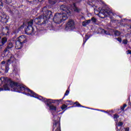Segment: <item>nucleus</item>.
<instances>
[{
    "label": "nucleus",
    "mask_w": 131,
    "mask_h": 131,
    "mask_svg": "<svg viewBox=\"0 0 131 131\" xmlns=\"http://www.w3.org/2000/svg\"><path fill=\"white\" fill-rule=\"evenodd\" d=\"M41 14H43L45 15H40L38 18H36L33 20H31L27 24V27L26 28L25 32L28 35H34L35 32H36V27H32L33 23L40 25L42 24H46L48 22L49 19H51L52 17V11L48 10L47 7H43L42 9Z\"/></svg>",
    "instance_id": "1"
},
{
    "label": "nucleus",
    "mask_w": 131,
    "mask_h": 131,
    "mask_svg": "<svg viewBox=\"0 0 131 131\" xmlns=\"http://www.w3.org/2000/svg\"><path fill=\"white\" fill-rule=\"evenodd\" d=\"M80 0H74L73 2V5L69 6V8L66 7L65 5H62L60 7V10L62 11L61 13H56L53 18V21L57 24H60L62 23L63 21L67 20L68 16L71 15V11H74L76 13H79L80 12V9L76 7V4L77 3H79Z\"/></svg>",
    "instance_id": "2"
},
{
    "label": "nucleus",
    "mask_w": 131,
    "mask_h": 131,
    "mask_svg": "<svg viewBox=\"0 0 131 131\" xmlns=\"http://www.w3.org/2000/svg\"><path fill=\"white\" fill-rule=\"evenodd\" d=\"M28 90V88L24 84H19L8 78L4 77L0 78V92L12 91V92L21 93L24 91V93H26Z\"/></svg>",
    "instance_id": "3"
},
{
    "label": "nucleus",
    "mask_w": 131,
    "mask_h": 131,
    "mask_svg": "<svg viewBox=\"0 0 131 131\" xmlns=\"http://www.w3.org/2000/svg\"><path fill=\"white\" fill-rule=\"evenodd\" d=\"M27 92H28V94H26V92H24L23 94L24 95H27V96H30V97H33V98L38 99V100H40V101H42V102H43L45 104H46L47 106L49 107V110H50V111H51L52 113L56 112L57 111V106L54 105H52V104H53V103H55L56 101L61 102V101H62L63 99L64 98V97H63L62 99L56 100L47 99L40 96H38L37 94H36L33 91L30 90L29 89H28Z\"/></svg>",
    "instance_id": "4"
},
{
    "label": "nucleus",
    "mask_w": 131,
    "mask_h": 131,
    "mask_svg": "<svg viewBox=\"0 0 131 131\" xmlns=\"http://www.w3.org/2000/svg\"><path fill=\"white\" fill-rule=\"evenodd\" d=\"M13 43L9 42L7 48L4 50L2 53V57H6L7 59V65L11 64V63H13L15 60L14 55L10 52V51H12V49H13Z\"/></svg>",
    "instance_id": "5"
},
{
    "label": "nucleus",
    "mask_w": 131,
    "mask_h": 131,
    "mask_svg": "<svg viewBox=\"0 0 131 131\" xmlns=\"http://www.w3.org/2000/svg\"><path fill=\"white\" fill-rule=\"evenodd\" d=\"M99 11H97L96 9H94V13L95 14H97V12H98V14H97V16H99L100 18H105L106 16H107V14L108 12L107 11V9H105L104 8H101L99 7L98 8Z\"/></svg>",
    "instance_id": "6"
},
{
    "label": "nucleus",
    "mask_w": 131,
    "mask_h": 131,
    "mask_svg": "<svg viewBox=\"0 0 131 131\" xmlns=\"http://www.w3.org/2000/svg\"><path fill=\"white\" fill-rule=\"evenodd\" d=\"M75 23L74 21L72 19H70L67 24V29H70V30H73L75 28L74 26Z\"/></svg>",
    "instance_id": "7"
},
{
    "label": "nucleus",
    "mask_w": 131,
    "mask_h": 131,
    "mask_svg": "<svg viewBox=\"0 0 131 131\" xmlns=\"http://www.w3.org/2000/svg\"><path fill=\"white\" fill-rule=\"evenodd\" d=\"M55 129V131H61V128L60 126V122L56 120H54L53 123V130Z\"/></svg>",
    "instance_id": "8"
},
{
    "label": "nucleus",
    "mask_w": 131,
    "mask_h": 131,
    "mask_svg": "<svg viewBox=\"0 0 131 131\" xmlns=\"http://www.w3.org/2000/svg\"><path fill=\"white\" fill-rule=\"evenodd\" d=\"M17 40L23 44L26 43L27 42V37H26V35H23L18 38Z\"/></svg>",
    "instance_id": "9"
},
{
    "label": "nucleus",
    "mask_w": 131,
    "mask_h": 131,
    "mask_svg": "<svg viewBox=\"0 0 131 131\" xmlns=\"http://www.w3.org/2000/svg\"><path fill=\"white\" fill-rule=\"evenodd\" d=\"M22 47H23V44L18 40L15 42V49L16 50H20V49H22Z\"/></svg>",
    "instance_id": "10"
},
{
    "label": "nucleus",
    "mask_w": 131,
    "mask_h": 131,
    "mask_svg": "<svg viewBox=\"0 0 131 131\" xmlns=\"http://www.w3.org/2000/svg\"><path fill=\"white\" fill-rule=\"evenodd\" d=\"M8 41V39H7L6 37H3L1 39V40H0V46L1 47L3 48V46Z\"/></svg>",
    "instance_id": "11"
},
{
    "label": "nucleus",
    "mask_w": 131,
    "mask_h": 131,
    "mask_svg": "<svg viewBox=\"0 0 131 131\" xmlns=\"http://www.w3.org/2000/svg\"><path fill=\"white\" fill-rule=\"evenodd\" d=\"M0 22H2V23H7L8 22V17L7 16L3 17L0 16Z\"/></svg>",
    "instance_id": "12"
},
{
    "label": "nucleus",
    "mask_w": 131,
    "mask_h": 131,
    "mask_svg": "<svg viewBox=\"0 0 131 131\" xmlns=\"http://www.w3.org/2000/svg\"><path fill=\"white\" fill-rule=\"evenodd\" d=\"M74 104H75V105H76V107H82V108H86L87 109H92L90 107H85V106L81 105V104H80L79 102H77V101L75 102L74 103Z\"/></svg>",
    "instance_id": "13"
},
{
    "label": "nucleus",
    "mask_w": 131,
    "mask_h": 131,
    "mask_svg": "<svg viewBox=\"0 0 131 131\" xmlns=\"http://www.w3.org/2000/svg\"><path fill=\"white\" fill-rule=\"evenodd\" d=\"M90 23H91V20L89 19V20L83 21L82 24L83 26L85 27L86 26V25H89V24H90Z\"/></svg>",
    "instance_id": "14"
},
{
    "label": "nucleus",
    "mask_w": 131,
    "mask_h": 131,
    "mask_svg": "<svg viewBox=\"0 0 131 131\" xmlns=\"http://www.w3.org/2000/svg\"><path fill=\"white\" fill-rule=\"evenodd\" d=\"M99 30H100L101 33H104V34H106V35H109L110 34L108 32L102 28H100Z\"/></svg>",
    "instance_id": "15"
},
{
    "label": "nucleus",
    "mask_w": 131,
    "mask_h": 131,
    "mask_svg": "<svg viewBox=\"0 0 131 131\" xmlns=\"http://www.w3.org/2000/svg\"><path fill=\"white\" fill-rule=\"evenodd\" d=\"M90 37H91V36H89V35L88 34L85 35V36L83 39V45H84L85 42H86V41L88 40V39H89V38H90Z\"/></svg>",
    "instance_id": "16"
},
{
    "label": "nucleus",
    "mask_w": 131,
    "mask_h": 131,
    "mask_svg": "<svg viewBox=\"0 0 131 131\" xmlns=\"http://www.w3.org/2000/svg\"><path fill=\"white\" fill-rule=\"evenodd\" d=\"M19 71H20V69H19V68H18L17 67H15L14 68V69H13L14 73H18Z\"/></svg>",
    "instance_id": "17"
},
{
    "label": "nucleus",
    "mask_w": 131,
    "mask_h": 131,
    "mask_svg": "<svg viewBox=\"0 0 131 131\" xmlns=\"http://www.w3.org/2000/svg\"><path fill=\"white\" fill-rule=\"evenodd\" d=\"M119 118V116H118V115L117 114H115L114 115V119L115 120V121L116 122V124H117V122H118V121H117V118Z\"/></svg>",
    "instance_id": "18"
},
{
    "label": "nucleus",
    "mask_w": 131,
    "mask_h": 131,
    "mask_svg": "<svg viewBox=\"0 0 131 131\" xmlns=\"http://www.w3.org/2000/svg\"><path fill=\"white\" fill-rule=\"evenodd\" d=\"M67 102H68V103H67V102H66L65 104H67V106H69V105H73V102H72V101L68 100L67 101Z\"/></svg>",
    "instance_id": "19"
},
{
    "label": "nucleus",
    "mask_w": 131,
    "mask_h": 131,
    "mask_svg": "<svg viewBox=\"0 0 131 131\" xmlns=\"http://www.w3.org/2000/svg\"><path fill=\"white\" fill-rule=\"evenodd\" d=\"M10 69L9 68V66H6L5 67V73H8V72H9V70Z\"/></svg>",
    "instance_id": "20"
},
{
    "label": "nucleus",
    "mask_w": 131,
    "mask_h": 131,
    "mask_svg": "<svg viewBox=\"0 0 131 131\" xmlns=\"http://www.w3.org/2000/svg\"><path fill=\"white\" fill-rule=\"evenodd\" d=\"M91 110H96L97 111H101V112H104V113H107V112L102 110L91 108Z\"/></svg>",
    "instance_id": "21"
},
{
    "label": "nucleus",
    "mask_w": 131,
    "mask_h": 131,
    "mask_svg": "<svg viewBox=\"0 0 131 131\" xmlns=\"http://www.w3.org/2000/svg\"><path fill=\"white\" fill-rule=\"evenodd\" d=\"M4 7V3H3V0H0V9H3Z\"/></svg>",
    "instance_id": "22"
},
{
    "label": "nucleus",
    "mask_w": 131,
    "mask_h": 131,
    "mask_svg": "<svg viewBox=\"0 0 131 131\" xmlns=\"http://www.w3.org/2000/svg\"><path fill=\"white\" fill-rule=\"evenodd\" d=\"M116 125H118V126H122L123 125V122H119L118 124L117 122V124H116Z\"/></svg>",
    "instance_id": "23"
},
{
    "label": "nucleus",
    "mask_w": 131,
    "mask_h": 131,
    "mask_svg": "<svg viewBox=\"0 0 131 131\" xmlns=\"http://www.w3.org/2000/svg\"><path fill=\"white\" fill-rule=\"evenodd\" d=\"M91 21H92L93 23H96L97 22V19H96L95 17H92L91 18Z\"/></svg>",
    "instance_id": "24"
},
{
    "label": "nucleus",
    "mask_w": 131,
    "mask_h": 131,
    "mask_svg": "<svg viewBox=\"0 0 131 131\" xmlns=\"http://www.w3.org/2000/svg\"><path fill=\"white\" fill-rule=\"evenodd\" d=\"M115 35L118 36V35H120L121 33H120V32H119L118 31H116L115 32Z\"/></svg>",
    "instance_id": "25"
},
{
    "label": "nucleus",
    "mask_w": 131,
    "mask_h": 131,
    "mask_svg": "<svg viewBox=\"0 0 131 131\" xmlns=\"http://www.w3.org/2000/svg\"><path fill=\"white\" fill-rule=\"evenodd\" d=\"M67 107V105L66 104H63L61 106L62 110H64V109H66V108Z\"/></svg>",
    "instance_id": "26"
},
{
    "label": "nucleus",
    "mask_w": 131,
    "mask_h": 131,
    "mask_svg": "<svg viewBox=\"0 0 131 131\" xmlns=\"http://www.w3.org/2000/svg\"><path fill=\"white\" fill-rule=\"evenodd\" d=\"M69 93H70L69 90H67L64 94V96H68V95H69Z\"/></svg>",
    "instance_id": "27"
},
{
    "label": "nucleus",
    "mask_w": 131,
    "mask_h": 131,
    "mask_svg": "<svg viewBox=\"0 0 131 131\" xmlns=\"http://www.w3.org/2000/svg\"><path fill=\"white\" fill-rule=\"evenodd\" d=\"M6 4H11L12 3V0H5Z\"/></svg>",
    "instance_id": "28"
},
{
    "label": "nucleus",
    "mask_w": 131,
    "mask_h": 131,
    "mask_svg": "<svg viewBox=\"0 0 131 131\" xmlns=\"http://www.w3.org/2000/svg\"><path fill=\"white\" fill-rule=\"evenodd\" d=\"M123 43H124V45H126L127 43V40H123Z\"/></svg>",
    "instance_id": "29"
},
{
    "label": "nucleus",
    "mask_w": 131,
    "mask_h": 131,
    "mask_svg": "<svg viewBox=\"0 0 131 131\" xmlns=\"http://www.w3.org/2000/svg\"><path fill=\"white\" fill-rule=\"evenodd\" d=\"M126 107V104H124V105L121 108V110H124V108Z\"/></svg>",
    "instance_id": "30"
},
{
    "label": "nucleus",
    "mask_w": 131,
    "mask_h": 131,
    "mask_svg": "<svg viewBox=\"0 0 131 131\" xmlns=\"http://www.w3.org/2000/svg\"><path fill=\"white\" fill-rule=\"evenodd\" d=\"M118 41H119V42H121V41H122V40L121 39V38H117Z\"/></svg>",
    "instance_id": "31"
},
{
    "label": "nucleus",
    "mask_w": 131,
    "mask_h": 131,
    "mask_svg": "<svg viewBox=\"0 0 131 131\" xmlns=\"http://www.w3.org/2000/svg\"><path fill=\"white\" fill-rule=\"evenodd\" d=\"M35 0H27V2H29V3H33Z\"/></svg>",
    "instance_id": "32"
},
{
    "label": "nucleus",
    "mask_w": 131,
    "mask_h": 131,
    "mask_svg": "<svg viewBox=\"0 0 131 131\" xmlns=\"http://www.w3.org/2000/svg\"><path fill=\"white\" fill-rule=\"evenodd\" d=\"M125 131H129V127L125 128Z\"/></svg>",
    "instance_id": "33"
},
{
    "label": "nucleus",
    "mask_w": 131,
    "mask_h": 131,
    "mask_svg": "<svg viewBox=\"0 0 131 131\" xmlns=\"http://www.w3.org/2000/svg\"><path fill=\"white\" fill-rule=\"evenodd\" d=\"M128 54H131V51L130 50H128L127 51V55H128Z\"/></svg>",
    "instance_id": "34"
},
{
    "label": "nucleus",
    "mask_w": 131,
    "mask_h": 131,
    "mask_svg": "<svg viewBox=\"0 0 131 131\" xmlns=\"http://www.w3.org/2000/svg\"><path fill=\"white\" fill-rule=\"evenodd\" d=\"M2 65H4V64H6V62L3 61L2 62Z\"/></svg>",
    "instance_id": "35"
},
{
    "label": "nucleus",
    "mask_w": 131,
    "mask_h": 131,
    "mask_svg": "<svg viewBox=\"0 0 131 131\" xmlns=\"http://www.w3.org/2000/svg\"><path fill=\"white\" fill-rule=\"evenodd\" d=\"M25 24L24 23L23 25L20 27V28H24Z\"/></svg>",
    "instance_id": "36"
},
{
    "label": "nucleus",
    "mask_w": 131,
    "mask_h": 131,
    "mask_svg": "<svg viewBox=\"0 0 131 131\" xmlns=\"http://www.w3.org/2000/svg\"><path fill=\"white\" fill-rule=\"evenodd\" d=\"M89 3H93V1L89 0Z\"/></svg>",
    "instance_id": "37"
},
{
    "label": "nucleus",
    "mask_w": 131,
    "mask_h": 131,
    "mask_svg": "<svg viewBox=\"0 0 131 131\" xmlns=\"http://www.w3.org/2000/svg\"><path fill=\"white\" fill-rule=\"evenodd\" d=\"M2 49H3V47L1 46L0 45V51H2Z\"/></svg>",
    "instance_id": "38"
},
{
    "label": "nucleus",
    "mask_w": 131,
    "mask_h": 131,
    "mask_svg": "<svg viewBox=\"0 0 131 131\" xmlns=\"http://www.w3.org/2000/svg\"><path fill=\"white\" fill-rule=\"evenodd\" d=\"M52 115L53 116L54 118H55V115H54V113H52Z\"/></svg>",
    "instance_id": "39"
},
{
    "label": "nucleus",
    "mask_w": 131,
    "mask_h": 131,
    "mask_svg": "<svg viewBox=\"0 0 131 131\" xmlns=\"http://www.w3.org/2000/svg\"><path fill=\"white\" fill-rule=\"evenodd\" d=\"M63 113H64V112L61 113H60L59 114H63Z\"/></svg>",
    "instance_id": "40"
},
{
    "label": "nucleus",
    "mask_w": 131,
    "mask_h": 131,
    "mask_svg": "<svg viewBox=\"0 0 131 131\" xmlns=\"http://www.w3.org/2000/svg\"><path fill=\"white\" fill-rule=\"evenodd\" d=\"M72 107H73V106H72V107H68V108H72Z\"/></svg>",
    "instance_id": "41"
},
{
    "label": "nucleus",
    "mask_w": 131,
    "mask_h": 131,
    "mask_svg": "<svg viewBox=\"0 0 131 131\" xmlns=\"http://www.w3.org/2000/svg\"><path fill=\"white\" fill-rule=\"evenodd\" d=\"M128 104H129V105H130V102H128Z\"/></svg>",
    "instance_id": "42"
},
{
    "label": "nucleus",
    "mask_w": 131,
    "mask_h": 131,
    "mask_svg": "<svg viewBox=\"0 0 131 131\" xmlns=\"http://www.w3.org/2000/svg\"><path fill=\"white\" fill-rule=\"evenodd\" d=\"M88 4L89 5H90V3H88Z\"/></svg>",
    "instance_id": "43"
},
{
    "label": "nucleus",
    "mask_w": 131,
    "mask_h": 131,
    "mask_svg": "<svg viewBox=\"0 0 131 131\" xmlns=\"http://www.w3.org/2000/svg\"><path fill=\"white\" fill-rule=\"evenodd\" d=\"M130 29H131V26H130Z\"/></svg>",
    "instance_id": "44"
},
{
    "label": "nucleus",
    "mask_w": 131,
    "mask_h": 131,
    "mask_svg": "<svg viewBox=\"0 0 131 131\" xmlns=\"http://www.w3.org/2000/svg\"><path fill=\"white\" fill-rule=\"evenodd\" d=\"M116 128H118L117 126L116 127Z\"/></svg>",
    "instance_id": "45"
},
{
    "label": "nucleus",
    "mask_w": 131,
    "mask_h": 131,
    "mask_svg": "<svg viewBox=\"0 0 131 131\" xmlns=\"http://www.w3.org/2000/svg\"><path fill=\"white\" fill-rule=\"evenodd\" d=\"M117 131H118V130H117Z\"/></svg>",
    "instance_id": "46"
}]
</instances>
